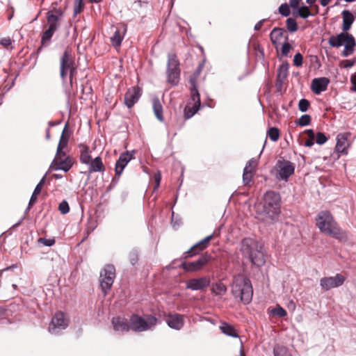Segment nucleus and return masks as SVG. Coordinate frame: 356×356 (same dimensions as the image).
<instances>
[{
  "label": "nucleus",
  "instance_id": "nucleus-55",
  "mask_svg": "<svg viewBox=\"0 0 356 356\" xmlns=\"http://www.w3.org/2000/svg\"><path fill=\"white\" fill-rule=\"evenodd\" d=\"M0 44L5 47H8L11 45L12 42L10 38H4L0 40Z\"/></svg>",
  "mask_w": 356,
  "mask_h": 356
},
{
  "label": "nucleus",
  "instance_id": "nucleus-2",
  "mask_svg": "<svg viewBox=\"0 0 356 356\" xmlns=\"http://www.w3.org/2000/svg\"><path fill=\"white\" fill-rule=\"evenodd\" d=\"M316 224L322 232L339 240L345 238L344 234L339 227L331 213L327 211H322L318 213L316 218Z\"/></svg>",
  "mask_w": 356,
  "mask_h": 356
},
{
  "label": "nucleus",
  "instance_id": "nucleus-14",
  "mask_svg": "<svg viewBox=\"0 0 356 356\" xmlns=\"http://www.w3.org/2000/svg\"><path fill=\"white\" fill-rule=\"evenodd\" d=\"M277 178L280 180L287 181L289 177L294 173V165L287 160H279L277 162Z\"/></svg>",
  "mask_w": 356,
  "mask_h": 356
},
{
  "label": "nucleus",
  "instance_id": "nucleus-5",
  "mask_svg": "<svg viewBox=\"0 0 356 356\" xmlns=\"http://www.w3.org/2000/svg\"><path fill=\"white\" fill-rule=\"evenodd\" d=\"M281 197L278 193L268 191L264 195V212L270 218H274L280 213Z\"/></svg>",
  "mask_w": 356,
  "mask_h": 356
},
{
  "label": "nucleus",
  "instance_id": "nucleus-45",
  "mask_svg": "<svg viewBox=\"0 0 356 356\" xmlns=\"http://www.w3.org/2000/svg\"><path fill=\"white\" fill-rule=\"evenodd\" d=\"M129 259L131 265H135L138 260V252L136 250H132L129 254Z\"/></svg>",
  "mask_w": 356,
  "mask_h": 356
},
{
  "label": "nucleus",
  "instance_id": "nucleus-23",
  "mask_svg": "<svg viewBox=\"0 0 356 356\" xmlns=\"http://www.w3.org/2000/svg\"><path fill=\"white\" fill-rule=\"evenodd\" d=\"M166 323L170 327L179 330L184 325V316L179 314H169Z\"/></svg>",
  "mask_w": 356,
  "mask_h": 356
},
{
  "label": "nucleus",
  "instance_id": "nucleus-8",
  "mask_svg": "<svg viewBox=\"0 0 356 356\" xmlns=\"http://www.w3.org/2000/svg\"><path fill=\"white\" fill-rule=\"evenodd\" d=\"M157 318L148 316L147 320L141 316L134 314L130 318V328L136 332H143L151 329L156 323Z\"/></svg>",
  "mask_w": 356,
  "mask_h": 356
},
{
  "label": "nucleus",
  "instance_id": "nucleus-44",
  "mask_svg": "<svg viewBox=\"0 0 356 356\" xmlns=\"http://www.w3.org/2000/svg\"><path fill=\"white\" fill-rule=\"evenodd\" d=\"M55 239L54 238H39L38 239V243H41L45 246L51 247L55 244Z\"/></svg>",
  "mask_w": 356,
  "mask_h": 356
},
{
  "label": "nucleus",
  "instance_id": "nucleus-52",
  "mask_svg": "<svg viewBox=\"0 0 356 356\" xmlns=\"http://www.w3.org/2000/svg\"><path fill=\"white\" fill-rule=\"evenodd\" d=\"M257 161L255 159L252 158L248 161L244 168H248V170H252L256 168Z\"/></svg>",
  "mask_w": 356,
  "mask_h": 356
},
{
  "label": "nucleus",
  "instance_id": "nucleus-58",
  "mask_svg": "<svg viewBox=\"0 0 356 356\" xmlns=\"http://www.w3.org/2000/svg\"><path fill=\"white\" fill-rule=\"evenodd\" d=\"M305 132L307 133L309 139L314 140L316 138L314 131L312 129H307Z\"/></svg>",
  "mask_w": 356,
  "mask_h": 356
},
{
  "label": "nucleus",
  "instance_id": "nucleus-64",
  "mask_svg": "<svg viewBox=\"0 0 356 356\" xmlns=\"http://www.w3.org/2000/svg\"><path fill=\"white\" fill-rule=\"evenodd\" d=\"M331 0H320V3L322 6L325 7L328 5Z\"/></svg>",
  "mask_w": 356,
  "mask_h": 356
},
{
  "label": "nucleus",
  "instance_id": "nucleus-11",
  "mask_svg": "<svg viewBox=\"0 0 356 356\" xmlns=\"http://www.w3.org/2000/svg\"><path fill=\"white\" fill-rule=\"evenodd\" d=\"M211 259L212 257L209 253L204 252L196 261H183L180 267L187 272H197L201 270Z\"/></svg>",
  "mask_w": 356,
  "mask_h": 356
},
{
  "label": "nucleus",
  "instance_id": "nucleus-53",
  "mask_svg": "<svg viewBox=\"0 0 356 356\" xmlns=\"http://www.w3.org/2000/svg\"><path fill=\"white\" fill-rule=\"evenodd\" d=\"M44 180H45V175L42 178V179L36 185L33 192H35V193H38V194L40 193L42 186H43V184L44 183Z\"/></svg>",
  "mask_w": 356,
  "mask_h": 356
},
{
  "label": "nucleus",
  "instance_id": "nucleus-34",
  "mask_svg": "<svg viewBox=\"0 0 356 356\" xmlns=\"http://www.w3.org/2000/svg\"><path fill=\"white\" fill-rule=\"evenodd\" d=\"M211 291L216 296H222L227 292V286L221 282L213 283Z\"/></svg>",
  "mask_w": 356,
  "mask_h": 356
},
{
  "label": "nucleus",
  "instance_id": "nucleus-33",
  "mask_svg": "<svg viewBox=\"0 0 356 356\" xmlns=\"http://www.w3.org/2000/svg\"><path fill=\"white\" fill-rule=\"evenodd\" d=\"M220 330L221 332L229 337L238 338V334L237 333V331L235 330V328L231 325L229 323H222L221 325L220 326Z\"/></svg>",
  "mask_w": 356,
  "mask_h": 356
},
{
  "label": "nucleus",
  "instance_id": "nucleus-42",
  "mask_svg": "<svg viewBox=\"0 0 356 356\" xmlns=\"http://www.w3.org/2000/svg\"><path fill=\"white\" fill-rule=\"evenodd\" d=\"M311 123L310 115L305 114L302 115L298 120L297 124L301 127L307 126Z\"/></svg>",
  "mask_w": 356,
  "mask_h": 356
},
{
  "label": "nucleus",
  "instance_id": "nucleus-57",
  "mask_svg": "<svg viewBox=\"0 0 356 356\" xmlns=\"http://www.w3.org/2000/svg\"><path fill=\"white\" fill-rule=\"evenodd\" d=\"M39 194L35 193V192L33 193V194H32V195H31V197L30 198V200H29L28 209L36 202L37 196Z\"/></svg>",
  "mask_w": 356,
  "mask_h": 356
},
{
  "label": "nucleus",
  "instance_id": "nucleus-30",
  "mask_svg": "<svg viewBox=\"0 0 356 356\" xmlns=\"http://www.w3.org/2000/svg\"><path fill=\"white\" fill-rule=\"evenodd\" d=\"M80 147V161L83 164H89L90 163L92 157L89 147L86 145H81Z\"/></svg>",
  "mask_w": 356,
  "mask_h": 356
},
{
  "label": "nucleus",
  "instance_id": "nucleus-7",
  "mask_svg": "<svg viewBox=\"0 0 356 356\" xmlns=\"http://www.w3.org/2000/svg\"><path fill=\"white\" fill-rule=\"evenodd\" d=\"M115 277V268L113 265L107 264L100 273L99 282L104 296L110 291Z\"/></svg>",
  "mask_w": 356,
  "mask_h": 356
},
{
  "label": "nucleus",
  "instance_id": "nucleus-19",
  "mask_svg": "<svg viewBox=\"0 0 356 356\" xmlns=\"http://www.w3.org/2000/svg\"><path fill=\"white\" fill-rule=\"evenodd\" d=\"M142 90L138 87H132L127 90L124 95V104L131 108L139 100Z\"/></svg>",
  "mask_w": 356,
  "mask_h": 356
},
{
  "label": "nucleus",
  "instance_id": "nucleus-18",
  "mask_svg": "<svg viewBox=\"0 0 356 356\" xmlns=\"http://www.w3.org/2000/svg\"><path fill=\"white\" fill-rule=\"evenodd\" d=\"M210 282L209 277L203 276L188 280L186 283V287L192 291H201L209 286Z\"/></svg>",
  "mask_w": 356,
  "mask_h": 356
},
{
  "label": "nucleus",
  "instance_id": "nucleus-50",
  "mask_svg": "<svg viewBox=\"0 0 356 356\" xmlns=\"http://www.w3.org/2000/svg\"><path fill=\"white\" fill-rule=\"evenodd\" d=\"M272 313L273 315L277 316L279 317H284L286 316L287 314L286 310L280 306L274 308L272 310Z\"/></svg>",
  "mask_w": 356,
  "mask_h": 356
},
{
  "label": "nucleus",
  "instance_id": "nucleus-43",
  "mask_svg": "<svg viewBox=\"0 0 356 356\" xmlns=\"http://www.w3.org/2000/svg\"><path fill=\"white\" fill-rule=\"evenodd\" d=\"M310 106L309 102L306 99H301L298 103V109L301 112H306Z\"/></svg>",
  "mask_w": 356,
  "mask_h": 356
},
{
  "label": "nucleus",
  "instance_id": "nucleus-59",
  "mask_svg": "<svg viewBox=\"0 0 356 356\" xmlns=\"http://www.w3.org/2000/svg\"><path fill=\"white\" fill-rule=\"evenodd\" d=\"M75 71H76V70H68L70 85L72 84L73 77H74V74L75 73Z\"/></svg>",
  "mask_w": 356,
  "mask_h": 356
},
{
  "label": "nucleus",
  "instance_id": "nucleus-51",
  "mask_svg": "<svg viewBox=\"0 0 356 356\" xmlns=\"http://www.w3.org/2000/svg\"><path fill=\"white\" fill-rule=\"evenodd\" d=\"M303 57L300 53H297L293 58V65L296 67H300L302 65Z\"/></svg>",
  "mask_w": 356,
  "mask_h": 356
},
{
  "label": "nucleus",
  "instance_id": "nucleus-26",
  "mask_svg": "<svg viewBox=\"0 0 356 356\" xmlns=\"http://www.w3.org/2000/svg\"><path fill=\"white\" fill-rule=\"evenodd\" d=\"M87 165H88L89 173L104 172L105 171V166L100 156H97L94 159H91L90 163Z\"/></svg>",
  "mask_w": 356,
  "mask_h": 356
},
{
  "label": "nucleus",
  "instance_id": "nucleus-6",
  "mask_svg": "<svg viewBox=\"0 0 356 356\" xmlns=\"http://www.w3.org/2000/svg\"><path fill=\"white\" fill-rule=\"evenodd\" d=\"M189 81L191 86V95L193 104L189 102L184 108V113L186 119H189L193 117L200 107V97L196 86V80L195 78H191Z\"/></svg>",
  "mask_w": 356,
  "mask_h": 356
},
{
  "label": "nucleus",
  "instance_id": "nucleus-20",
  "mask_svg": "<svg viewBox=\"0 0 356 356\" xmlns=\"http://www.w3.org/2000/svg\"><path fill=\"white\" fill-rule=\"evenodd\" d=\"M134 158V152L131 153L128 151L122 153L115 163V175L120 177L124 168L128 163Z\"/></svg>",
  "mask_w": 356,
  "mask_h": 356
},
{
  "label": "nucleus",
  "instance_id": "nucleus-10",
  "mask_svg": "<svg viewBox=\"0 0 356 356\" xmlns=\"http://www.w3.org/2000/svg\"><path fill=\"white\" fill-rule=\"evenodd\" d=\"M76 70V65L71 49L67 47L60 58V74L63 81L66 79L68 70Z\"/></svg>",
  "mask_w": 356,
  "mask_h": 356
},
{
  "label": "nucleus",
  "instance_id": "nucleus-27",
  "mask_svg": "<svg viewBox=\"0 0 356 356\" xmlns=\"http://www.w3.org/2000/svg\"><path fill=\"white\" fill-rule=\"evenodd\" d=\"M341 15L343 17L342 30L347 32L354 22L355 17L348 10H343Z\"/></svg>",
  "mask_w": 356,
  "mask_h": 356
},
{
  "label": "nucleus",
  "instance_id": "nucleus-17",
  "mask_svg": "<svg viewBox=\"0 0 356 356\" xmlns=\"http://www.w3.org/2000/svg\"><path fill=\"white\" fill-rule=\"evenodd\" d=\"M345 281V277L340 273L334 277H323L320 280L321 286L325 291L341 286Z\"/></svg>",
  "mask_w": 356,
  "mask_h": 356
},
{
  "label": "nucleus",
  "instance_id": "nucleus-29",
  "mask_svg": "<svg viewBox=\"0 0 356 356\" xmlns=\"http://www.w3.org/2000/svg\"><path fill=\"white\" fill-rule=\"evenodd\" d=\"M289 74V64L287 62L283 63L277 69V83L282 85Z\"/></svg>",
  "mask_w": 356,
  "mask_h": 356
},
{
  "label": "nucleus",
  "instance_id": "nucleus-35",
  "mask_svg": "<svg viewBox=\"0 0 356 356\" xmlns=\"http://www.w3.org/2000/svg\"><path fill=\"white\" fill-rule=\"evenodd\" d=\"M56 31L47 29L42 35L41 44L42 46L47 47L49 44L50 40Z\"/></svg>",
  "mask_w": 356,
  "mask_h": 356
},
{
  "label": "nucleus",
  "instance_id": "nucleus-39",
  "mask_svg": "<svg viewBox=\"0 0 356 356\" xmlns=\"http://www.w3.org/2000/svg\"><path fill=\"white\" fill-rule=\"evenodd\" d=\"M286 26L289 32L294 33L298 30V24L293 18L289 17L286 21Z\"/></svg>",
  "mask_w": 356,
  "mask_h": 356
},
{
  "label": "nucleus",
  "instance_id": "nucleus-12",
  "mask_svg": "<svg viewBox=\"0 0 356 356\" xmlns=\"http://www.w3.org/2000/svg\"><path fill=\"white\" fill-rule=\"evenodd\" d=\"M214 238L215 234L213 233L207 236L200 241L196 243L188 250L184 253L183 258L187 259L198 254L199 252L203 251L209 245L210 241Z\"/></svg>",
  "mask_w": 356,
  "mask_h": 356
},
{
  "label": "nucleus",
  "instance_id": "nucleus-32",
  "mask_svg": "<svg viewBox=\"0 0 356 356\" xmlns=\"http://www.w3.org/2000/svg\"><path fill=\"white\" fill-rule=\"evenodd\" d=\"M65 130V129H64L63 131V134L60 138L59 143L58 145L57 152L56 154V160H58L60 156H65V153L62 152V150L67 146L69 139V137L67 136H65L64 134Z\"/></svg>",
  "mask_w": 356,
  "mask_h": 356
},
{
  "label": "nucleus",
  "instance_id": "nucleus-46",
  "mask_svg": "<svg viewBox=\"0 0 356 356\" xmlns=\"http://www.w3.org/2000/svg\"><path fill=\"white\" fill-rule=\"evenodd\" d=\"M316 143L318 145H323L328 140V137H327L325 134L322 132H318L316 136Z\"/></svg>",
  "mask_w": 356,
  "mask_h": 356
},
{
  "label": "nucleus",
  "instance_id": "nucleus-38",
  "mask_svg": "<svg viewBox=\"0 0 356 356\" xmlns=\"http://www.w3.org/2000/svg\"><path fill=\"white\" fill-rule=\"evenodd\" d=\"M253 177V172L252 170H248V168L243 169V182L245 186H248L252 181Z\"/></svg>",
  "mask_w": 356,
  "mask_h": 356
},
{
  "label": "nucleus",
  "instance_id": "nucleus-47",
  "mask_svg": "<svg viewBox=\"0 0 356 356\" xmlns=\"http://www.w3.org/2000/svg\"><path fill=\"white\" fill-rule=\"evenodd\" d=\"M279 12L284 17L289 16L290 15L289 6L287 3L281 4L279 7Z\"/></svg>",
  "mask_w": 356,
  "mask_h": 356
},
{
  "label": "nucleus",
  "instance_id": "nucleus-28",
  "mask_svg": "<svg viewBox=\"0 0 356 356\" xmlns=\"http://www.w3.org/2000/svg\"><path fill=\"white\" fill-rule=\"evenodd\" d=\"M287 35L284 28H274L270 32V37L273 44L276 47L280 44L282 37Z\"/></svg>",
  "mask_w": 356,
  "mask_h": 356
},
{
  "label": "nucleus",
  "instance_id": "nucleus-49",
  "mask_svg": "<svg viewBox=\"0 0 356 356\" xmlns=\"http://www.w3.org/2000/svg\"><path fill=\"white\" fill-rule=\"evenodd\" d=\"M58 209L61 213L66 214L70 211V207L67 201L63 200L59 204Z\"/></svg>",
  "mask_w": 356,
  "mask_h": 356
},
{
  "label": "nucleus",
  "instance_id": "nucleus-25",
  "mask_svg": "<svg viewBox=\"0 0 356 356\" xmlns=\"http://www.w3.org/2000/svg\"><path fill=\"white\" fill-rule=\"evenodd\" d=\"M112 324L114 330L118 332H124L130 329V325H129L127 320L120 316L113 317Z\"/></svg>",
  "mask_w": 356,
  "mask_h": 356
},
{
  "label": "nucleus",
  "instance_id": "nucleus-31",
  "mask_svg": "<svg viewBox=\"0 0 356 356\" xmlns=\"http://www.w3.org/2000/svg\"><path fill=\"white\" fill-rule=\"evenodd\" d=\"M152 107L155 116L160 121H163V106L158 97L152 99Z\"/></svg>",
  "mask_w": 356,
  "mask_h": 356
},
{
  "label": "nucleus",
  "instance_id": "nucleus-40",
  "mask_svg": "<svg viewBox=\"0 0 356 356\" xmlns=\"http://www.w3.org/2000/svg\"><path fill=\"white\" fill-rule=\"evenodd\" d=\"M298 15L303 19H306L312 15L309 8L306 6L299 7L298 8Z\"/></svg>",
  "mask_w": 356,
  "mask_h": 356
},
{
  "label": "nucleus",
  "instance_id": "nucleus-36",
  "mask_svg": "<svg viewBox=\"0 0 356 356\" xmlns=\"http://www.w3.org/2000/svg\"><path fill=\"white\" fill-rule=\"evenodd\" d=\"M273 354L274 356H291V355L288 353L287 349L284 346L280 345H276L274 347Z\"/></svg>",
  "mask_w": 356,
  "mask_h": 356
},
{
  "label": "nucleus",
  "instance_id": "nucleus-54",
  "mask_svg": "<svg viewBox=\"0 0 356 356\" xmlns=\"http://www.w3.org/2000/svg\"><path fill=\"white\" fill-rule=\"evenodd\" d=\"M350 81L352 84L350 88V91L356 92V73L351 75Z\"/></svg>",
  "mask_w": 356,
  "mask_h": 356
},
{
  "label": "nucleus",
  "instance_id": "nucleus-15",
  "mask_svg": "<svg viewBox=\"0 0 356 356\" xmlns=\"http://www.w3.org/2000/svg\"><path fill=\"white\" fill-rule=\"evenodd\" d=\"M47 15L48 29L56 31L60 27V21L63 17V11L61 9L53 8Z\"/></svg>",
  "mask_w": 356,
  "mask_h": 356
},
{
  "label": "nucleus",
  "instance_id": "nucleus-62",
  "mask_svg": "<svg viewBox=\"0 0 356 356\" xmlns=\"http://www.w3.org/2000/svg\"><path fill=\"white\" fill-rule=\"evenodd\" d=\"M314 144V140H312V139H307L305 142V145L306 147H311L312 146H313Z\"/></svg>",
  "mask_w": 356,
  "mask_h": 356
},
{
  "label": "nucleus",
  "instance_id": "nucleus-41",
  "mask_svg": "<svg viewBox=\"0 0 356 356\" xmlns=\"http://www.w3.org/2000/svg\"><path fill=\"white\" fill-rule=\"evenodd\" d=\"M289 40L288 35H285V42L282 44V55L284 56H286L290 52V50L291 49V45L287 42Z\"/></svg>",
  "mask_w": 356,
  "mask_h": 356
},
{
  "label": "nucleus",
  "instance_id": "nucleus-60",
  "mask_svg": "<svg viewBox=\"0 0 356 356\" xmlns=\"http://www.w3.org/2000/svg\"><path fill=\"white\" fill-rule=\"evenodd\" d=\"M264 22V19H262V20H260L259 22H258L255 26H254V30L255 31H259L261 29L262 25H263V22Z\"/></svg>",
  "mask_w": 356,
  "mask_h": 356
},
{
  "label": "nucleus",
  "instance_id": "nucleus-21",
  "mask_svg": "<svg viewBox=\"0 0 356 356\" xmlns=\"http://www.w3.org/2000/svg\"><path fill=\"white\" fill-rule=\"evenodd\" d=\"M126 32L127 26L124 24L115 27L114 34L111 37V42L115 48L119 47L121 45Z\"/></svg>",
  "mask_w": 356,
  "mask_h": 356
},
{
  "label": "nucleus",
  "instance_id": "nucleus-13",
  "mask_svg": "<svg viewBox=\"0 0 356 356\" xmlns=\"http://www.w3.org/2000/svg\"><path fill=\"white\" fill-rule=\"evenodd\" d=\"M68 325V320L64 313L58 312L52 318L49 324V331L51 334H58L62 330L65 329Z\"/></svg>",
  "mask_w": 356,
  "mask_h": 356
},
{
  "label": "nucleus",
  "instance_id": "nucleus-9",
  "mask_svg": "<svg viewBox=\"0 0 356 356\" xmlns=\"http://www.w3.org/2000/svg\"><path fill=\"white\" fill-rule=\"evenodd\" d=\"M179 62L175 54L168 55L167 77L172 85H177L179 80Z\"/></svg>",
  "mask_w": 356,
  "mask_h": 356
},
{
  "label": "nucleus",
  "instance_id": "nucleus-1",
  "mask_svg": "<svg viewBox=\"0 0 356 356\" xmlns=\"http://www.w3.org/2000/svg\"><path fill=\"white\" fill-rule=\"evenodd\" d=\"M241 251L254 265L259 267L265 264L264 248L257 241L251 238H244L241 241Z\"/></svg>",
  "mask_w": 356,
  "mask_h": 356
},
{
  "label": "nucleus",
  "instance_id": "nucleus-63",
  "mask_svg": "<svg viewBox=\"0 0 356 356\" xmlns=\"http://www.w3.org/2000/svg\"><path fill=\"white\" fill-rule=\"evenodd\" d=\"M155 181L156 183V187H159V184H160V181H161V175L160 174H156L155 175Z\"/></svg>",
  "mask_w": 356,
  "mask_h": 356
},
{
  "label": "nucleus",
  "instance_id": "nucleus-16",
  "mask_svg": "<svg viewBox=\"0 0 356 356\" xmlns=\"http://www.w3.org/2000/svg\"><path fill=\"white\" fill-rule=\"evenodd\" d=\"M350 135L351 134L349 132L341 133L337 135V143L335 146V150L337 154V158L339 157V154H348V148L350 145L349 139Z\"/></svg>",
  "mask_w": 356,
  "mask_h": 356
},
{
  "label": "nucleus",
  "instance_id": "nucleus-61",
  "mask_svg": "<svg viewBox=\"0 0 356 356\" xmlns=\"http://www.w3.org/2000/svg\"><path fill=\"white\" fill-rule=\"evenodd\" d=\"M354 63H355V62L353 60H347L346 63L344 65V67H346V68L351 67L354 65Z\"/></svg>",
  "mask_w": 356,
  "mask_h": 356
},
{
  "label": "nucleus",
  "instance_id": "nucleus-37",
  "mask_svg": "<svg viewBox=\"0 0 356 356\" xmlns=\"http://www.w3.org/2000/svg\"><path fill=\"white\" fill-rule=\"evenodd\" d=\"M267 136H268L272 141H277L280 137L279 129L276 127H270L267 131Z\"/></svg>",
  "mask_w": 356,
  "mask_h": 356
},
{
  "label": "nucleus",
  "instance_id": "nucleus-22",
  "mask_svg": "<svg viewBox=\"0 0 356 356\" xmlns=\"http://www.w3.org/2000/svg\"><path fill=\"white\" fill-rule=\"evenodd\" d=\"M329 82V79L325 77L314 79L312 82V90L316 95H320L322 92L326 90Z\"/></svg>",
  "mask_w": 356,
  "mask_h": 356
},
{
  "label": "nucleus",
  "instance_id": "nucleus-24",
  "mask_svg": "<svg viewBox=\"0 0 356 356\" xmlns=\"http://www.w3.org/2000/svg\"><path fill=\"white\" fill-rule=\"evenodd\" d=\"M61 156H60L58 160H56V157L54 159V166L53 167V170H61L65 172H67L72 167L73 161L72 159L70 156L66 157L64 160L61 159Z\"/></svg>",
  "mask_w": 356,
  "mask_h": 356
},
{
  "label": "nucleus",
  "instance_id": "nucleus-48",
  "mask_svg": "<svg viewBox=\"0 0 356 356\" xmlns=\"http://www.w3.org/2000/svg\"><path fill=\"white\" fill-rule=\"evenodd\" d=\"M83 0H75L74 6V14L76 15L80 13L83 9Z\"/></svg>",
  "mask_w": 356,
  "mask_h": 356
},
{
  "label": "nucleus",
  "instance_id": "nucleus-4",
  "mask_svg": "<svg viewBox=\"0 0 356 356\" xmlns=\"http://www.w3.org/2000/svg\"><path fill=\"white\" fill-rule=\"evenodd\" d=\"M328 43L332 47L338 48L344 46L342 52V56L344 57H347L353 53L356 44L354 37L346 31H343L337 35H332L328 40Z\"/></svg>",
  "mask_w": 356,
  "mask_h": 356
},
{
  "label": "nucleus",
  "instance_id": "nucleus-3",
  "mask_svg": "<svg viewBox=\"0 0 356 356\" xmlns=\"http://www.w3.org/2000/svg\"><path fill=\"white\" fill-rule=\"evenodd\" d=\"M232 293L235 298H239L245 305L249 304L253 295L250 280L243 276L235 277L232 284Z\"/></svg>",
  "mask_w": 356,
  "mask_h": 356
},
{
  "label": "nucleus",
  "instance_id": "nucleus-56",
  "mask_svg": "<svg viewBox=\"0 0 356 356\" xmlns=\"http://www.w3.org/2000/svg\"><path fill=\"white\" fill-rule=\"evenodd\" d=\"M300 0H289V7L292 9H298L299 8Z\"/></svg>",
  "mask_w": 356,
  "mask_h": 356
}]
</instances>
